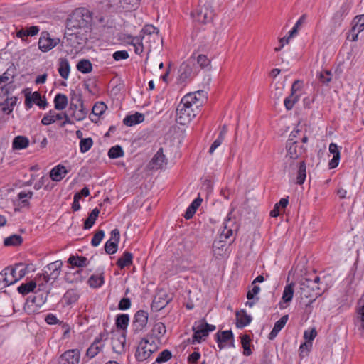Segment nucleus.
Masks as SVG:
<instances>
[{"label": "nucleus", "mask_w": 364, "mask_h": 364, "mask_svg": "<svg viewBox=\"0 0 364 364\" xmlns=\"http://www.w3.org/2000/svg\"><path fill=\"white\" fill-rule=\"evenodd\" d=\"M320 277L315 276L313 279L305 278L301 280L300 288L298 291L301 299H309L308 306L312 304L316 298L321 295V290L318 287Z\"/></svg>", "instance_id": "f257e3e1"}, {"label": "nucleus", "mask_w": 364, "mask_h": 364, "mask_svg": "<svg viewBox=\"0 0 364 364\" xmlns=\"http://www.w3.org/2000/svg\"><path fill=\"white\" fill-rule=\"evenodd\" d=\"M91 12L85 8H78L73 11L67 20V30L73 31L87 28L91 21Z\"/></svg>", "instance_id": "f03ea898"}, {"label": "nucleus", "mask_w": 364, "mask_h": 364, "mask_svg": "<svg viewBox=\"0 0 364 364\" xmlns=\"http://www.w3.org/2000/svg\"><path fill=\"white\" fill-rule=\"evenodd\" d=\"M214 0H205L203 5L191 13L192 18L195 21L205 24L211 22L213 19L215 13L213 9Z\"/></svg>", "instance_id": "7ed1b4c3"}, {"label": "nucleus", "mask_w": 364, "mask_h": 364, "mask_svg": "<svg viewBox=\"0 0 364 364\" xmlns=\"http://www.w3.org/2000/svg\"><path fill=\"white\" fill-rule=\"evenodd\" d=\"M299 130L291 132L289 136V139L287 141L286 149L287 154L285 156L286 163L289 160L298 159L306 151L305 147L303 145H299L296 141H294V138L296 137V134H299Z\"/></svg>", "instance_id": "20e7f679"}, {"label": "nucleus", "mask_w": 364, "mask_h": 364, "mask_svg": "<svg viewBox=\"0 0 364 364\" xmlns=\"http://www.w3.org/2000/svg\"><path fill=\"white\" fill-rule=\"evenodd\" d=\"M157 350L158 346L154 338H143L138 345L135 353L136 359L139 362L144 361Z\"/></svg>", "instance_id": "39448f33"}, {"label": "nucleus", "mask_w": 364, "mask_h": 364, "mask_svg": "<svg viewBox=\"0 0 364 364\" xmlns=\"http://www.w3.org/2000/svg\"><path fill=\"white\" fill-rule=\"evenodd\" d=\"M215 329V326L208 324L205 318L196 321L192 327L193 331L192 343H200L203 338L208 336L209 332Z\"/></svg>", "instance_id": "423d86ee"}, {"label": "nucleus", "mask_w": 364, "mask_h": 364, "mask_svg": "<svg viewBox=\"0 0 364 364\" xmlns=\"http://www.w3.org/2000/svg\"><path fill=\"white\" fill-rule=\"evenodd\" d=\"M197 111L192 107L186 106L183 103L181 102L177 107V120L181 124H186L191 122L197 114Z\"/></svg>", "instance_id": "0eeeda50"}, {"label": "nucleus", "mask_w": 364, "mask_h": 364, "mask_svg": "<svg viewBox=\"0 0 364 364\" xmlns=\"http://www.w3.org/2000/svg\"><path fill=\"white\" fill-rule=\"evenodd\" d=\"M205 95L204 91L200 90L195 92L186 94L181 100V102L196 109V110L202 105Z\"/></svg>", "instance_id": "6e6552de"}, {"label": "nucleus", "mask_w": 364, "mask_h": 364, "mask_svg": "<svg viewBox=\"0 0 364 364\" xmlns=\"http://www.w3.org/2000/svg\"><path fill=\"white\" fill-rule=\"evenodd\" d=\"M9 90L6 87H1L0 90V105L3 106L2 111L6 114L12 112L17 102V97H9Z\"/></svg>", "instance_id": "1a4fd4ad"}, {"label": "nucleus", "mask_w": 364, "mask_h": 364, "mask_svg": "<svg viewBox=\"0 0 364 364\" xmlns=\"http://www.w3.org/2000/svg\"><path fill=\"white\" fill-rule=\"evenodd\" d=\"M22 267V263L15 264L14 267H6L1 272H0V278H2V282L5 287L11 285L18 281L17 278V270Z\"/></svg>", "instance_id": "9d476101"}, {"label": "nucleus", "mask_w": 364, "mask_h": 364, "mask_svg": "<svg viewBox=\"0 0 364 364\" xmlns=\"http://www.w3.org/2000/svg\"><path fill=\"white\" fill-rule=\"evenodd\" d=\"M59 42V38H51L48 32H42L38 40V48L42 52H48L55 47Z\"/></svg>", "instance_id": "9b49d317"}, {"label": "nucleus", "mask_w": 364, "mask_h": 364, "mask_svg": "<svg viewBox=\"0 0 364 364\" xmlns=\"http://www.w3.org/2000/svg\"><path fill=\"white\" fill-rule=\"evenodd\" d=\"M168 159L164 154L163 148H160L148 164V167L151 170L163 169L166 167Z\"/></svg>", "instance_id": "f8f14e48"}, {"label": "nucleus", "mask_w": 364, "mask_h": 364, "mask_svg": "<svg viewBox=\"0 0 364 364\" xmlns=\"http://www.w3.org/2000/svg\"><path fill=\"white\" fill-rule=\"evenodd\" d=\"M148 316L149 314L146 311L139 310L136 312L132 323L135 333H139L146 328L148 323Z\"/></svg>", "instance_id": "ddd939ff"}, {"label": "nucleus", "mask_w": 364, "mask_h": 364, "mask_svg": "<svg viewBox=\"0 0 364 364\" xmlns=\"http://www.w3.org/2000/svg\"><path fill=\"white\" fill-rule=\"evenodd\" d=\"M62 266L63 262L61 260H57L48 264L46 268L50 272V274H48L47 271H45L43 274L44 282L46 283L48 282L50 277H53V279L57 278L60 273Z\"/></svg>", "instance_id": "4468645a"}, {"label": "nucleus", "mask_w": 364, "mask_h": 364, "mask_svg": "<svg viewBox=\"0 0 364 364\" xmlns=\"http://www.w3.org/2000/svg\"><path fill=\"white\" fill-rule=\"evenodd\" d=\"M216 341L220 350L226 346V343L230 342V346L234 347V337L231 331H224L218 332L216 334Z\"/></svg>", "instance_id": "2eb2a0df"}, {"label": "nucleus", "mask_w": 364, "mask_h": 364, "mask_svg": "<svg viewBox=\"0 0 364 364\" xmlns=\"http://www.w3.org/2000/svg\"><path fill=\"white\" fill-rule=\"evenodd\" d=\"M33 103L43 109L47 105L46 100L41 98V94L38 92H34L31 95H26L25 105L26 108L30 109Z\"/></svg>", "instance_id": "dca6fc26"}, {"label": "nucleus", "mask_w": 364, "mask_h": 364, "mask_svg": "<svg viewBox=\"0 0 364 364\" xmlns=\"http://www.w3.org/2000/svg\"><path fill=\"white\" fill-rule=\"evenodd\" d=\"M299 81H295L291 87V95L285 98L284 103L287 110L293 108L294 104L299 100V96L295 95L294 92L299 89L297 87Z\"/></svg>", "instance_id": "f3484780"}, {"label": "nucleus", "mask_w": 364, "mask_h": 364, "mask_svg": "<svg viewBox=\"0 0 364 364\" xmlns=\"http://www.w3.org/2000/svg\"><path fill=\"white\" fill-rule=\"evenodd\" d=\"M68 170L63 165L53 167L50 171V177L53 181H61L67 174Z\"/></svg>", "instance_id": "a211bd4d"}, {"label": "nucleus", "mask_w": 364, "mask_h": 364, "mask_svg": "<svg viewBox=\"0 0 364 364\" xmlns=\"http://www.w3.org/2000/svg\"><path fill=\"white\" fill-rule=\"evenodd\" d=\"M237 323L236 326L239 328H242L250 323L252 316L247 314L245 310H241L236 313Z\"/></svg>", "instance_id": "6ab92c4d"}, {"label": "nucleus", "mask_w": 364, "mask_h": 364, "mask_svg": "<svg viewBox=\"0 0 364 364\" xmlns=\"http://www.w3.org/2000/svg\"><path fill=\"white\" fill-rule=\"evenodd\" d=\"M126 343V337L124 333L114 336L112 339V346L113 350L117 353H121L124 351Z\"/></svg>", "instance_id": "aec40b11"}, {"label": "nucleus", "mask_w": 364, "mask_h": 364, "mask_svg": "<svg viewBox=\"0 0 364 364\" xmlns=\"http://www.w3.org/2000/svg\"><path fill=\"white\" fill-rule=\"evenodd\" d=\"M179 80L181 82H185L186 80L191 78L193 76V73L191 66L188 63H183L178 70Z\"/></svg>", "instance_id": "412c9836"}, {"label": "nucleus", "mask_w": 364, "mask_h": 364, "mask_svg": "<svg viewBox=\"0 0 364 364\" xmlns=\"http://www.w3.org/2000/svg\"><path fill=\"white\" fill-rule=\"evenodd\" d=\"M144 120V115L139 112L127 116L123 119V123L128 127H132L142 122Z\"/></svg>", "instance_id": "4be33fe9"}, {"label": "nucleus", "mask_w": 364, "mask_h": 364, "mask_svg": "<svg viewBox=\"0 0 364 364\" xmlns=\"http://www.w3.org/2000/svg\"><path fill=\"white\" fill-rule=\"evenodd\" d=\"M133 261V255L129 252H124L122 255L117 259L116 264L122 269L126 267L132 265Z\"/></svg>", "instance_id": "5701e85b"}, {"label": "nucleus", "mask_w": 364, "mask_h": 364, "mask_svg": "<svg viewBox=\"0 0 364 364\" xmlns=\"http://www.w3.org/2000/svg\"><path fill=\"white\" fill-rule=\"evenodd\" d=\"M29 144V140L27 137L23 136H16L12 142V147L14 149H23L28 147Z\"/></svg>", "instance_id": "b1692460"}, {"label": "nucleus", "mask_w": 364, "mask_h": 364, "mask_svg": "<svg viewBox=\"0 0 364 364\" xmlns=\"http://www.w3.org/2000/svg\"><path fill=\"white\" fill-rule=\"evenodd\" d=\"M70 65L66 58H60L59 63L58 72L61 77L68 79L70 74Z\"/></svg>", "instance_id": "393cba45"}, {"label": "nucleus", "mask_w": 364, "mask_h": 364, "mask_svg": "<svg viewBox=\"0 0 364 364\" xmlns=\"http://www.w3.org/2000/svg\"><path fill=\"white\" fill-rule=\"evenodd\" d=\"M68 97L64 94H57L54 98L55 109L57 110H63L68 105Z\"/></svg>", "instance_id": "a878e982"}, {"label": "nucleus", "mask_w": 364, "mask_h": 364, "mask_svg": "<svg viewBox=\"0 0 364 364\" xmlns=\"http://www.w3.org/2000/svg\"><path fill=\"white\" fill-rule=\"evenodd\" d=\"M63 119V114L53 112L50 111L48 114L44 115L41 120V123L44 125H49L55 122L56 120Z\"/></svg>", "instance_id": "bb28decb"}, {"label": "nucleus", "mask_w": 364, "mask_h": 364, "mask_svg": "<svg viewBox=\"0 0 364 364\" xmlns=\"http://www.w3.org/2000/svg\"><path fill=\"white\" fill-rule=\"evenodd\" d=\"M105 345L98 344V341H94L86 351V356L90 359L96 356L104 348Z\"/></svg>", "instance_id": "cd10ccee"}, {"label": "nucleus", "mask_w": 364, "mask_h": 364, "mask_svg": "<svg viewBox=\"0 0 364 364\" xmlns=\"http://www.w3.org/2000/svg\"><path fill=\"white\" fill-rule=\"evenodd\" d=\"M67 353V364H78L80 358V353L77 349H72L66 350Z\"/></svg>", "instance_id": "c85d7f7f"}, {"label": "nucleus", "mask_w": 364, "mask_h": 364, "mask_svg": "<svg viewBox=\"0 0 364 364\" xmlns=\"http://www.w3.org/2000/svg\"><path fill=\"white\" fill-rule=\"evenodd\" d=\"M68 262L73 267H82L87 265V259L85 257L72 255L69 257Z\"/></svg>", "instance_id": "c756f323"}, {"label": "nucleus", "mask_w": 364, "mask_h": 364, "mask_svg": "<svg viewBox=\"0 0 364 364\" xmlns=\"http://www.w3.org/2000/svg\"><path fill=\"white\" fill-rule=\"evenodd\" d=\"M99 213L100 210L97 208H95L92 210L84 223V229L87 230L92 227L99 215Z\"/></svg>", "instance_id": "7c9ffc66"}, {"label": "nucleus", "mask_w": 364, "mask_h": 364, "mask_svg": "<svg viewBox=\"0 0 364 364\" xmlns=\"http://www.w3.org/2000/svg\"><path fill=\"white\" fill-rule=\"evenodd\" d=\"M130 44L134 47V52L137 55L141 54L146 47L141 38L139 36L132 37Z\"/></svg>", "instance_id": "2f4dec72"}, {"label": "nucleus", "mask_w": 364, "mask_h": 364, "mask_svg": "<svg viewBox=\"0 0 364 364\" xmlns=\"http://www.w3.org/2000/svg\"><path fill=\"white\" fill-rule=\"evenodd\" d=\"M77 69L82 73H89L92 70V63L89 60L83 59L80 60L77 64Z\"/></svg>", "instance_id": "473e14b6"}, {"label": "nucleus", "mask_w": 364, "mask_h": 364, "mask_svg": "<svg viewBox=\"0 0 364 364\" xmlns=\"http://www.w3.org/2000/svg\"><path fill=\"white\" fill-rule=\"evenodd\" d=\"M36 287V282L35 281H30L28 283L22 284L20 285L18 287V291L23 295H26L30 292L33 291Z\"/></svg>", "instance_id": "72a5a7b5"}, {"label": "nucleus", "mask_w": 364, "mask_h": 364, "mask_svg": "<svg viewBox=\"0 0 364 364\" xmlns=\"http://www.w3.org/2000/svg\"><path fill=\"white\" fill-rule=\"evenodd\" d=\"M306 177V166L304 161H302L299 163L296 183L299 185L304 183Z\"/></svg>", "instance_id": "f704fd0d"}, {"label": "nucleus", "mask_w": 364, "mask_h": 364, "mask_svg": "<svg viewBox=\"0 0 364 364\" xmlns=\"http://www.w3.org/2000/svg\"><path fill=\"white\" fill-rule=\"evenodd\" d=\"M171 358L172 353L169 350L165 349L158 355L156 359L152 364H162L168 361Z\"/></svg>", "instance_id": "c9c22d12"}, {"label": "nucleus", "mask_w": 364, "mask_h": 364, "mask_svg": "<svg viewBox=\"0 0 364 364\" xmlns=\"http://www.w3.org/2000/svg\"><path fill=\"white\" fill-rule=\"evenodd\" d=\"M23 242L22 237L18 235H13L4 239V244L5 246H18Z\"/></svg>", "instance_id": "e433bc0d"}, {"label": "nucleus", "mask_w": 364, "mask_h": 364, "mask_svg": "<svg viewBox=\"0 0 364 364\" xmlns=\"http://www.w3.org/2000/svg\"><path fill=\"white\" fill-rule=\"evenodd\" d=\"M294 283H291L287 284L284 287L282 294V299L284 300V302H290L292 300L294 292Z\"/></svg>", "instance_id": "4c0bfd02"}, {"label": "nucleus", "mask_w": 364, "mask_h": 364, "mask_svg": "<svg viewBox=\"0 0 364 364\" xmlns=\"http://www.w3.org/2000/svg\"><path fill=\"white\" fill-rule=\"evenodd\" d=\"M129 317L128 314H120L117 317L116 326L122 330L127 329L129 324Z\"/></svg>", "instance_id": "58836bf2"}, {"label": "nucleus", "mask_w": 364, "mask_h": 364, "mask_svg": "<svg viewBox=\"0 0 364 364\" xmlns=\"http://www.w3.org/2000/svg\"><path fill=\"white\" fill-rule=\"evenodd\" d=\"M79 297V294L74 289L68 290L64 295V299L68 304L75 303Z\"/></svg>", "instance_id": "ea45409f"}, {"label": "nucleus", "mask_w": 364, "mask_h": 364, "mask_svg": "<svg viewBox=\"0 0 364 364\" xmlns=\"http://www.w3.org/2000/svg\"><path fill=\"white\" fill-rule=\"evenodd\" d=\"M241 344L243 348V354L246 356H249L252 354L250 349V337L245 334L241 338Z\"/></svg>", "instance_id": "a19ab883"}, {"label": "nucleus", "mask_w": 364, "mask_h": 364, "mask_svg": "<svg viewBox=\"0 0 364 364\" xmlns=\"http://www.w3.org/2000/svg\"><path fill=\"white\" fill-rule=\"evenodd\" d=\"M353 32H361L364 30V14L355 17L353 21Z\"/></svg>", "instance_id": "79ce46f5"}, {"label": "nucleus", "mask_w": 364, "mask_h": 364, "mask_svg": "<svg viewBox=\"0 0 364 364\" xmlns=\"http://www.w3.org/2000/svg\"><path fill=\"white\" fill-rule=\"evenodd\" d=\"M124 156V151L122 148L119 146L116 145L114 146H112L110 148V149L108 151V156L110 159H117L119 158Z\"/></svg>", "instance_id": "37998d69"}, {"label": "nucleus", "mask_w": 364, "mask_h": 364, "mask_svg": "<svg viewBox=\"0 0 364 364\" xmlns=\"http://www.w3.org/2000/svg\"><path fill=\"white\" fill-rule=\"evenodd\" d=\"M88 283L91 287H100L104 283V277L102 274L92 275L90 277Z\"/></svg>", "instance_id": "c03bdc74"}, {"label": "nucleus", "mask_w": 364, "mask_h": 364, "mask_svg": "<svg viewBox=\"0 0 364 364\" xmlns=\"http://www.w3.org/2000/svg\"><path fill=\"white\" fill-rule=\"evenodd\" d=\"M139 5V0H121L120 8L126 11L134 9Z\"/></svg>", "instance_id": "a18cd8bd"}, {"label": "nucleus", "mask_w": 364, "mask_h": 364, "mask_svg": "<svg viewBox=\"0 0 364 364\" xmlns=\"http://www.w3.org/2000/svg\"><path fill=\"white\" fill-rule=\"evenodd\" d=\"M152 331L155 336L159 338L166 333V328L162 322H158L154 326Z\"/></svg>", "instance_id": "49530a36"}, {"label": "nucleus", "mask_w": 364, "mask_h": 364, "mask_svg": "<svg viewBox=\"0 0 364 364\" xmlns=\"http://www.w3.org/2000/svg\"><path fill=\"white\" fill-rule=\"evenodd\" d=\"M93 144L92 138L82 139L80 141V149L82 153H85L90 149Z\"/></svg>", "instance_id": "de8ad7c7"}, {"label": "nucleus", "mask_w": 364, "mask_h": 364, "mask_svg": "<svg viewBox=\"0 0 364 364\" xmlns=\"http://www.w3.org/2000/svg\"><path fill=\"white\" fill-rule=\"evenodd\" d=\"M140 38H141V41H143L145 46L148 47L149 49L151 47V43H155L156 41L159 40V36H149V35H141L140 34L139 36Z\"/></svg>", "instance_id": "09e8293b"}, {"label": "nucleus", "mask_w": 364, "mask_h": 364, "mask_svg": "<svg viewBox=\"0 0 364 364\" xmlns=\"http://www.w3.org/2000/svg\"><path fill=\"white\" fill-rule=\"evenodd\" d=\"M140 34L159 36V29L152 25H146L142 28Z\"/></svg>", "instance_id": "8fccbe9b"}, {"label": "nucleus", "mask_w": 364, "mask_h": 364, "mask_svg": "<svg viewBox=\"0 0 364 364\" xmlns=\"http://www.w3.org/2000/svg\"><path fill=\"white\" fill-rule=\"evenodd\" d=\"M118 244L111 240L107 241L105 245V251L108 255L114 254L117 251Z\"/></svg>", "instance_id": "3c124183"}, {"label": "nucleus", "mask_w": 364, "mask_h": 364, "mask_svg": "<svg viewBox=\"0 0 364 364\" xmlns=\"http://www.w3.org/2000/svg\"><path fill=\"white\" fill-rule=\"evenodd\" d=\"M105 236V232L102 230H100L95 232L92 240L91 245L93 247H97L100 245Z\"/></svg>", "instance_id": "603ef678"}, {"label": "nucleus", "mask_w": 364, "mask_h": 364, "mask_svg": "<svg viewBox=\"0 0 364 364\" xmlns=\"http://www.w3.org/2000/svg\"><path fill=\"white\" fill-rule=\"evenodd\" d=\"M80 108H79L77 110H75L73 112V117L77 120V121H81L84 119L86 117L87 112L83 109V105L82 102H80Z\"/></svg>", "instance_id": "864d4df0"}, {"label": "nucleus", "mask_w": 364, "mask_h": 364, "mask_svg": "<svg viewBox=\"0 0 364 364\" xmlns=\"http://www.w3.org/2000/svg\"><path fill=\"white\" fill-rule=\"evenodd\" d=\"M332 73L329 70L321 71L318 74L320 81L325 85H328L331 80Z\"/></svg>", "instance_id": "5fc2aeb1"}, {"label": "nucleus", "mask_w": 364, "mask_h": 364, "mask_svg": "<svg viewBox=\"0 0 364 364\" xmlns=\"http://www.w3.org/2000/svg\"><path fill=\"white\" fill-rule=\"evenodd\" d=\"M106 108L107 106L104 102H97L92 107V113L95 115L100 116L104 113Z\"/></svg>", "instance_id": "6e6d98bb"}, {"label": "nucleus", "mask_w": 364, "mask_h": 364, "mask_svg": "<svg viewBox=\"0 0 364 364\" xmlns=\"http://www.w3.org/2000/svg\"><path fill=\"white\" fill-rule=\"evenodd\" d=\"M197 63L201 68H207L210 64V60L205 55H199L197 57Z\"/></svg>", "instance_id": "4d7b16f0"}, {"label": "nucleus", "mask_w": 364, "mask_h": 364, "mask_svg": "<svg viewBox=\"0 0 364 364\" xmlns=\"http://www.w3.org/2000/svg\"><path fill=\"white\" fill-rule=\"evenodd\" d=\"M289 316L288 315H284L282 318H280L274 324V328L280 331L286 325L288 321Z\"/></svg>", "instance_id": "13d9d810"}, {"label": "nucleus", "mask_w": 364, "mask_h": 364, "mask_svg": "<svg viewBox=\"0 0 364 364\" xmlns=\"http://www.w3.org/2000/svg\"><path fill=\"white\" fill-rule=\"evenodd\" d=\"M112 57L116 61L126 60L129 58V53L127 50H118L113 53Z\"/></svg>", "instance_id": "bf43d9fd"}, {"label": "nucleus", "mask_w": 364, "mask_h": 364, "mask_svg": "<svg viewBox=\"0 0 364 364\" xmlns=\"http://www.w3.org/2000/svg\"><path fill=\"white\" fill-rule=\"evenodd\" d=\"M47 183H48V178L46 176H42L35 184L34 188L36 190H40L41 188L44 187L47 188Z\"/></svg>", "instance_id": "052dcab7"}, {"label": "nucleus", "mask_w": 364, "mask_h": 364, "mask_svg": "<svg viewBox=\"0 0 364 364\" xmlns=\"http://www.w3.org/2000/svg\"><path fill=\"white\" fill-rule=\"evenodd\" d=\"M252 286L253 287L252 289H250L247 294V299L248 300L254 299L255 296H256L260 291V287L259 286L255 284Z\"/></svg>", "instance_id": "680f3d73"}, {"label": "nucleus", "mask_w": 364, "mask_h": 364, "mask_svg": "<svg viewBox=\"0 0 364 364\" xmlns=\"http://www.w3.org/2000/svg\"><path fill=\"white\" fill-rule=\"evenodd\" d=\"M343 18H344L341 16L339 14L335 12L331 19L333 26L334 28L340 27L341 26Z\"/></svg>", "instance_id": "e2e57ef3"}, {"label": "nucleus", "mask_w": 364, "mask_h": 364, "mask_svg": "<svg viewBox=\"0 0 364 364\" xmlns=\"http://www.w3.org/2000/svg\"><path fill=\"white\" fill-rule=\"evenodd\" d=\"M232 230L228 229L225 225L224 230L222 231L220 235V242H225L226 240L229 239L232 235Z\"/></svg>", "instance_id": "0e129e2a"}, {"label": "nucleus", "mask_w": 364, "mask_h": 364, "mask_svg": "<svg viewBox=\"0 0 364 364\" xmlns=\"http://www.w3.org/2000/svg\"><path fill=\"white\" fill-rule=\"evenodd\" d=\"M33 193L32 191H28V193L22 191L18 194V197L20 200H21L22 203L28 204V202L27 198H31L33 196Z\"/></svg>", "instance_id": "69168bd1"}, {"label": "nucleus", "mask_w": 364, "mask_h": 364, "mask_svg": "<svg viewBox=\"0 0 364 364\" xmlns=\"http://www.w3.org/2000/svg\"><path fill=\"white\" fill-rule=\"evenodd\" d=\"M131 306V301L129 298H123L120 300L118 308L120 310H127Z\"/></svg>", "instance_id": "338daca9"}, {"label": "nucleus", "mask_w": 364, "mask_h": 364, "mask_svg": "<svg viewBox=\"0 0 364 364\" xmlns=\"http://www.w3.org/2000/svg\"><path fill=\"white\" fill-rule=\"evenodd\" d=\"M223 141H224V139H223L222 136L220 137L218 136L217 139L211 144L210 149H209V153L210 154H212L214 152V151L221 145V144L223 143Z\"/></svg>", "instance_id": "774afa93"}]
</instances>
